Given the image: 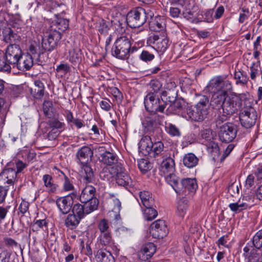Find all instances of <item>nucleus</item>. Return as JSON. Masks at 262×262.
Instances as JSON below:
<instances>
[{
  "mask_svg": "<svg viewBox=\"0 0 262 262\" xmlns=\"http://www.w3.org/2000/svg\"><path fill=\"white\" fill-rule=\"evenodd\" d=\"M226 78V76L221 75L212 78L204 89L205 93L211 96L210 102L207 96H201L194 108H187V113L183 117L188 120L202 121L207 117L210 105L213 108H222V117H220L222 121L237 113L241 107L242 100L236 93H229L233 86Z\"/></svg>",
  "mask_w": 262,
  "mask_h": 262,
  "instance_id": "nucleus-1",
  "label": "nucleus"
},
{
  "mask_svg": "<svg viewBox=\"0 0 262 262\" xmlns=\"http://www.w3.org/2000/svg\"><path fill=\"white\" fill-rule=\"evenodd\" d=\"M130 49L131 42L129 38L126 36H121L116 40L111 52L113 56L125 59L129 57Z\"/></svg>",
  "mask_w": 262,
  "mask_h": 262,
  "instance_id": "nucleus-2",
  "label": "nucleus"
},
{
  "mask_svg": "<svg viewBox=\"0 0 262 262\" xmlns=\"http://www.w3.org/2000/svg\"><path fill=\"white\" fill-rule=\"evenodd\" d=\"M152 13H147L145 10L138 7L130 11L126 15V22L130 28H139L146 21L148 16L152 17Z\"/></svg>",
  "mask_w": 262,
  "mask_h": 262,
  "instance_id": "nucleus-3",
  "label": "nucleus"
},
{
  "mask_svg": "<svg viewBox=\"0 0 262 262\" xmlns=\"http://www.w3.org/2000/svg\"><path fill=\"white\" fill-rule=\"evenodd\" d=\"M144 104L145 109L149 112L155 114L164 112L165 104L155 93H148L144 97Z\"/></svg>",
  "mask_w": 262,
  "mask_h": 262,
  "instance_id": "nucleus-4",
  "label": "nucleus"
},
{
  "mask_svg": "<svg viewBox=\"0 0 262 262\" xmlns=\"http://www.w3.org/2000/svg\"><path fill=\"white\" fill-rule=\"evenodd\" d=\"M79 198L80 201L88 207L97 210L99 205V200L96 196V189L92 185L86 186L82 190Z\"/></svg>",
  "mask_w": 262,
  "mask_h": 262,
  "instance_id": "nucleus-5",
  "label": "nucleus"
},
{
  "mask_svg": "<svg viewBox=\"0 0 262 262\" xmlns=\"http://www.w3.org/2000/svg\"><path fill=\"white\" fill-rule=\"evenodd\" d=\"M147 43L161 54L166 51L169 46V39L164 33L150 36L147 39Z\"/></svg>",
  "mask_w": 262,
  "mask_h": 262,
  "instance_id": "nucleus-6",
  "label": "nucleus"
},
{
  "mask_svg": "<svg viewBox=\"0 0 262 262\" xmlns=\"http://www.w3.org/2000/svg\"><path fill=\"white\" fill-rule=\"evenodd\" d=\"M61 38V34L57 30H51L47 36L42 39V47L47 51H51L55 49Z\"/></svg>",
  "mask_w": 262,
  "mask_h": 262,
  "instance_id": "nucleus-7",
  "label": "nucleus"
},
{
  "mask_svg": "<svg viewBox=\"0 0 262 262\" xmlns=\"http://www.w3.org/2000/svg\"><path fill=\"white\" fill-rule=\"evenodd\" d=\"M236 134L235 126L231 123H227L220 127L219 137L222 142L230 143L235 139Z\"/></svg>",
  "mask_w": 262,
  "mask_h": 262,
  "instance_id": "nucleus-8",
  "label": "nucleus"
},
{
  "mask_svg": "<svg viewBox=\"0 0 262 262\" xmlns=\"http://www.w3.org/2000/svg\"><path fill=\"white\" fill-rule=\"evenodd\" d=\"M78 196V193L75 191L71 194L57 199L56 204L59 211L63 214L68 213L71 209L73 199L77 198Z\"/></svg>",
  "mask_w": 262,
  "mask_h": 262,
  "instance_id": "nucleus-9",
  "label": "nucleus"
},
{
  "mask_svg": "<svg viewBox=\"0 0 262 262\" xmlns=\"http://www.w3.org/2000/svg\"><path fill=\"white\" fill-rule=\"evenodd\" d=\"M239 120L243 127L251 128L254 125L257 120L256 112L252 107L246 108L239 114Z\"/></svg>",
  "mask_w": 262,
  "mask_h": 262,
  "instance_id": "nucleus-10",
  "label": "nucleus"
},
{
  "mask_svg": "<svg viewBox=\"0 0 262 262\" xmlns=\"http://www.w3.org/2000/svg\"><path fill=\"white\" fill-rule=\"evenodd\" d=\"M22 54V50L20 46L16 43H13L10 44L7 47L4 54L8 63L11 64L13 68H15Z\"/></svg>",
  "mask_w": 262,
  "mask_h": 262,
  "instance_id": "nucleus-11",
  "label": "nucleus"
},
{
  "mask_svg": "<svg viewBox=\"0 0 262 262\" xmlns=\"http://www.w3.org/2000/svg\"><path fill=\"white\" fill-rule=\"evenodd\" d=\"M150 232L155 238H162L168 233V229L165 221L158 220L150 226Z\"/></svg>",
  "mask_w": 262,
  "mask_h": 262,
  "instance_id": "nucleus-12",
  "label": "nucleus"
},
{
  "mask_svg": "<svg viewBox=\"0 0 262 262\" xmlns=\"http://www.w3.org/2000/svg\"><path fill=\"white\" fill-rule=\"evenodd\" d=\"M97 243L98 245L105 247V248H111L115 254H118L119 249L113 239L112 233L99 234L97 237Z\"/></svg>",
  "mask_w": 262,
  "mask_h": 262,
  "instance_id": "nucleus-13",
  "label": "nucleus"
},
{
  "mask_svg": "<svg viewBox=\"0 0 262 262\" xmlns=\"http://www.w3.org/2000/svg\"><path fill=\"white\" fill-rule=\"evenodd\" d=\"M168 148L162 141H155L153 143L149 156L159 160L168 156Z\"/></svg>",
  "mask_w": 262,
  "mask_h": 262,
  "instance_id": "nucleus-14",
  "label": "nucleus"
},
{
  "mask_svg": "<svg viewBox=\"0 0 262 262\" xmlns=\"http://www.w3.org/2000/svg\"><path fill=\"white\" fill-rule=\"evenodd\" d=\"M17 176L16 170L11 168H6L0 173V184L13 186Z\"/></svg>",
  "mask_w": 262,
  "mask_h": 262,
  "instance_id": "nucleus-15",
  "label": "nucleus"
},
{
  "mask_svg": "<svg viewBox=\"0 0 262 262\" xmlns=\"http://www.w3.org/2000/svg\"><path fill=\"white\" fill-rule=\"evenodd\" d=\"M116 176V182L118 185L123 186L127 189L136 187V182L133 181L127 173L123 171L121 164L120 171H119Z\"/></svg>",
  "mask_w": 262,
  "mask_h": 262,
  "instance_id": "nucleus-16",
  "label": "nucleus"
},
{
  "mask_svg": "<svg viewBox=\"0 0 262 262\" xmlns=\"http://www.w3.org/2000/svg\"><path fill=\"white\" fill-rule=\"evenodd\" d=\"M159 171L160 174L163 176L174 172V160L170 156H167L161 162L159 168Z\"/></svg>",
  "mask_w": 262,
  "mask_h": 262,
  "instance_id": "nucleus-17",
  "label": "nucleus"
},
{
  "mask_svg": "<svg viewBox=\"0 0 262 262\" xmlns=\"http://www.w3.org/2000/svg\"><path fill=\"white\" fill-rule=\"evenodd\" d=\"M243 251L246 262H262V256L258 253L257 250L252 248L250 245H246Z\"/></svg>",
  "mask_w": 262,
  "mask_h": 262,
  "instance_id": "nucleus-18",
  "label": "nucleus"
},
{
  "mask_svg": "<svg viewBox=\"0 0 262 262\" xmlns=\"http://www.w3.org/2000/svg\"><path fill=\"white\" fill-rule=\"evenodd\" d=\"M33 64V56L29 53H23L15 68L20 71H28L32 67Z\"/></svg>",
  "mask_w": 262,
  "mask_h": 262,
  "instance_id": "nucleus-19",
  "label": "nucleus"
},
{
  "mask_svg": "<svg viewBox=\"0 0 262 262\" xmlns=\"http://www.w3.org/2000/svg\"><path fill=\"white\" fill-rule=\"evenodd\" d=\"M156 251V248L153 243H147L138 252L139 258L142 261H146L152 256Z\"/></svg>",
  "mask_w": 262,
  "mask_h": 262,
  "instance_id": "nucleus-20",
  "label": "nucleus"
},
{
  "mask_svg": "<svg viewBox=\"0 0 262 262\" xmlns=\"http://www.w3.org/2000/svg\"><path fill=\"white\" fill-rule=\"evenodd\" d=\"M76 156L81 164H86L91 160L93 156V151L90 147L84 146L78 150Z\"/></svg>",
  "mask_w": 262,
  "mask_h": 262,
  "instance_id": "nucleus-21",
  "label": "nucleus"
},
{
  "mask_svg": "<svg viewBox=\"0 0 262 262\" xmlns=\"http://www.w3.org/2000/svg\"><path fill=\"white\" fill-rule=\"evenodd\" d=\"M86 205H82L79 203H77L74 205L72 208V214L79 218L82 219L85 215L89 214L91 212L96 210L92 208L88 207Z\"/></svg>",
  "mask_w": 262,
  "mask_h": 262,
  "instance_id": "nucleus-22",
  "label": "nucleus"
},
{
  "mask_svg": "<svg viewBox=\"0 0 262 262\" xmlns=\"http://www.w3.org/2000/svg\"><path fill=\"white\" fill-rule=\"evenodd\" d=\"M121 164L116 165V166L104 167L100 172V178L104 181H108L120 171Z\"/></svg>",
  "mask_w": 262,
  "mask_h": 262,
  "instance_id": "nucleus-23",
  "label": "nucleus"
},
{
  "mask_svg": "<svg viewBox=\"0 0 262 262\" xmlns=\"http://www.w3.org/2000/svg\"><path fill=\"white\" fill-rule=\"evenodd\" d=\"M3 40L10 44L16 43L19 40L20 36L9 27L5 28L2 31Z\"/></svg>",
  "mask_w": 262,
  "mask_h": 262,
  "instance_id": "nucleus-24",
  "label": "nucleus"
},
{
  "mask_svg": "<svg viewBox=\"0 0 262 262\" xmlns=\"http://www.w3.org/2000/svg\"><path fill=\"white\" fill-rule=\"evenodd\" d=\"M177 90L164 91L161 94L162 103L165 104V108L167 105L171 106L176 100L178 95Z\"/></svg>",
  "mask_w": 262,
  "mask_h": 262,
  "instance_id": "nucleus-25",
  "label": "nucleus"
},
{
  "mask_svg": "<svg viewBox=\"0 0 262 262\" xmlns=\"http://www.w3.org/2000/svg\"><path fill=\"white\" fill-rule=\"evenodd\" d=\"M45 85L40 80H37L34 82V86L30 89L32 96L35 99H40L44 95Z\"/></svg>",
  "mask_w": 262,
  "mask_h": 262,
  "instance_id": "nucleus-26",
  "label": "nucleus"
},
{
  "mask_svg": "<svg viewBox=\"0 0 262 262\" xmlns=\"http://www.w3.org/2000/svg\"><path fill=\"white\" fill-rule=\"evenodd\" d=\"M81 181L85 183L92 182L94 179V174L92 168L87 164H82L80 171Z\"/></svg>",
  "mask_w": 262,
  "mask_h": 262,
  "instance_id": "nucleus-27",
  "label": "nucleus"
},
{
  "mask_svg": "<svg viewBox=\"0 0 262 262\" xmlns=\"http://www.w3.org/2000/svg\"><path fill=\"white\" fill-rule=\"evenodd\" d=\"M102 162L110 166H116L121 164L118 162V157L116 154L106 151L101 155Z\"/></svg>",
  "mask_w": 262,
  "mask_h": 262,
  "instance_id": "nucleus-28",
  "label": "nucleus"
},
{
  "mask_svg": "<svg viewBox=\"0 0 262 262\" xmlns=\"http://www.w3.org/2000/svg\"><path fill=\"white\" fill-rule=\"evenodd\" d=\"M95 258L97 262H115L111 252L105 249H100L96 253Z\"/></svg>",
  "mask_w": 262,
  "mask_h": 262,
  "instance_id": "nucleus-29",
  "label": "nucleus"
},
{
  "mask_svg": "<svg viewBox=\"0 0 262 262\" xmlns=\"http://www.w3.org/2000/svg\"><path fill=\"white\" fill-rule=\"evenodd\" d=\"M180 187L182 188V194L186 190L189 192L195 191L198 188V184L195 179L185 178L181 180Z\"/></svg>",
  "mask_w": 262,
  "mask_h": 262,
  "instance_id": "nucleus-30",
  "label": "nucleus"
},
{
  "mask_svg": "<svg viewBox=\"0 0 262 262\" xmlns=\"http://www.w3.org/2000/svg\"><path fill=\"white\" fill-rule=\"evenodd\" d=\"M149 28L151 31L160 32L164 31L165 29V23L164 19L158 16L152 18L149 23Z\"/></svg>",
  "mask_w": 262,
  "mask_h": 262,
  "instance_id": "nucleus-31",
  "label": "nucleus"
},
{
  "mask_svg": "<svg viewBox=\"0 0 262 262\" xmlns=\"http://www.w3.org/2000/svg\"><path fill=\"white\" fill-rule=\"evenodd\" d=\"M188 207V201L184 198L181 199L178 202L177 210L176 211V215L182 219H183L187 211Z\"/></svg>",
  "mask_w": 262,
  "mask_h": 262,
  "instance_id": "nucleus-32",
  "label": "nucleus"
},
{
  "mask_svg": "<svg viewBox=\"0 0 262 262\" xmlns=\"http://www.w3.org/2000/svg\"><path fill=\"white\" fill-rule=\"evenodd\" d=\"M170 174L165 175L164 177L166 182L173 188L176 193L181 194L182 188L180 187V184L179 183V178L173 173Z\"/></svg>",
  "mask_w": 262,
  "mask_h": 262,
  "instance_id": "nucleus-33",
  "label": "nucleus"
},
{
  "mask_svg": "<svg viewBox=\"0 0 262 262\" xmlns=\"http://www.w3.org/2000/svg\"><path fill=\"white\" fill-rule=\"evenodd\" d=\"M204 144L206 146L207 150L210 156L214 160H216L220 154L217 143L212 140L210 141L205 143Z\"/></svg>",
  "mask_w": 262,
  "mask_h": 262,
  "instance_id": "nucleus-34",
  "label": "nucleus"
},
{
  "mask_svg": "<svg viewBox=\"0 0 262 262\" xmlns=\"http://www.w3.org/2000/svg\"><path fill=\"white\" fill-rule=\"evenodd\" d=\"M44 186L49 193H55L58 189V186L53 182L52 177L49 174H45L42 177Z\"/></svg>",
  "mask_w": 262,
  "mask_h": 262,
  "instance_id": "nucleus-35",
  "label": "nucleus"
},
{
  "mask_svg": "<svg viewBox=\"0 0 262 262\" xmlns=\"http://www.w3.org/2000/svg\"><path fill=\"white\" fill-rule=\"evenodd\" d=\"M82 56L81 50L79 48H74L69 50L68 58L70 62L75 64L81 61Z\"/></svg>",
  "mask_w": 262,
  "mask_h": 262,
  "instance_id": "nucleus-36",
  "label": "nucleus"
},
{
  "mask_svg": "<svg viewBox=\"0 0 262 262\" xmlns=\"http://www.w3.org/2000/svg\"><path fill=\"white\" fill-rule=\"evenodd\" d=\"M139 196L141 200V203H139L140 205L142 204L144 207L154 206V200L149 192L147 191H140Z\"/></svg>",
  "mask_w": 262,
  "mask_h": 262,
  "instance_id": "nucleus-37",
  "label": "nucleus"
},
{
  "mask_svg": "<svg viewBox=\"0 0 262 262\" xmlns=\"http://www.w3.org/2000/svg\"><path fill=\"white\" fill-rule=\"evenodd\" d=\"M158 117L157 114L152 113L149 116L145 117L142 121V124L147 130L152 131L157 126L156 118Z\"/></svg>",
  "mask_w": 262,
  "mask_h": 262,
  "instance_id": "nucleus-38",
  "label": "nucleus"
},
{
  "mask_svg": "<svg viewBox=\"0 0 262 262\" xmlns=\"http://www.w3.org/2000/svg\"><path fill=\"white\" fill-rule=\"evenodd\" d=\"M199 159L193 153L185 154L183 159V164L189 168L195 167L198 164Z\"/></svg>",
  "mask_w": 262,
  "mask_h": 262,
  "instance_id": "nucleus-39",
  "label": "nucleus"
},
{
  "mask_svg": "<svg viewBox=\"0 0 262 262\" xmlns=\"http://www.w3.org/2000/svg\"><path fill=\"white\" fill-rule=\"evenodd\" d=\"M250 245L252 248L256 250L262 247V230L257 231L253 236L252 240L247 243L246 245Z\"/></svg>",
  "mask_w": 262,
  "mask_h": 262,
  "instance_id": "nucleus-40",
  "label": "nucleus"
},
{
  "mask_svg": "<svg viewBox=\"0 0 262 262\" xmlns=\"http://www.w3.org/2000/svg\"><path fill=\"white\" fill-rule=\"evenodd\" d=\"M81 220L72 213H70L65 220L66 226L71 230L76 228Z\"/></svg>",
  "mask_w": 262,
  "mask_h": 262,
  "instance_id": "nucleus-41",
  "label": "nucleus"
},
{
  "mask_svg": "<svg viewBox=\"0 0 262 262\" xmlns=\"http://www.w3.org/2000/svg\"><path fill=\"white\" fill-rule=\"evenodd\" d=\"M153 143L150 136H145L142 137L139 143V147L142 150H145L146 152L150 155Z\"/></svg>",
  "mask_w": 262,
  "mask_h": 262,
  "instance_id": "nucleus-42",
  "label": "nucleus"
},
{
  "mask_svg": "<svg viewBox=\"0 0 262 262\" xmlns=\"http://www.w3.org/2000/svg\"><path fill=\"white\" fill-rule=\"evenodd\" d=\"M68 27L69 20L68 19L63 18H57L52 27H54L53 30L59 31L61 34V32L66 31Z\"/></svg>",
  "mask_w": 262,
  "mask_h": 262,
  "instance_id": "nucleus-43",
  "label": "nucleus"
},
{
  "mask_svg": "<svg viewBox=\"0 0 262 262\" xmlns=\"http://www.w3.org/2000/svg\"><path fill=\"white\" fill-rule=\"evenodd\" d=\"M39 47L36 44H31L28 48V51L27 53H29L33 56V58H36L35 60L38 64H40L42 61L40 60V56L42 54V52L39 51Z\"/></svg>",
  "mask_w": 262,
  "mask_h": 262,
  "instance_id": "nucleus-44",
  "label": "nucleus"
},
{
  "mask_svg": "<svg viewBox=\"0 0 262 262\" xmlns=\"http://www.w3.org/2000/svg\"><path fill=\"white\" fill-rule=\"evenodd\" d=\"M154 206H145L143 211L144 217L145 220L151 221L158 215L157 211L153 208Z\"/></svg>",
  "mask_w": 262,
  "mask_h": 262,
  "instance_id": "nucleus-45",
  "label": "nucleus"
},
{
  "mask_svg": "<svg viewBox=\"0 0 262 262\" xmlns=\"http://www.w3.org/2000/svg\"><path fill=\"white\" fill-rule=\"evenodd\" d=\"M97 228L100 232L99 234L102 233H112L110 223L106 219L100 220L97 224Z\"/></svg>",
  "mask_w": 262,
  "mask_h": 262,
  "instance_id": "nucleus-46",
  "label": "nucleus"
},
{
  "mask_svg": "<svg viewBox=\"0 0 262 262\" xmlns=\"http://www.w3.org/2000/svg\"><path fill=\"white\" fill-rule=\"evenodd\" d=\"M248 206V204L238 201L237 202L229 204L228 207L232 212L236 213L247 209Z\"/></svg>",
  "mask_w": 262,
  "mask_h": 262,
  "instance_id": "nucleus-47",
  "label": "nucleus"
},
{
  "mask_svg": "<svg viewBox=\"0 0 262 262\" xmlns=\"http://www.w3.org/2000/svg\"><path fill=\"white\" fill-rule=\"evenodd\" d=\"M12 66L8 63L4 53H0V72H10Z\"/></svg>",
  "mask_w": 262,
  "mask_h": 262,
  "instance_id": "nucleus-48",
  "label": "nucleus"
},
{
  "mask_svg": "<svg viewBox=\"0 0 262 262\" xmlns=\"http://www.w3.org/2000/svg\"><path fill=\"white\" fill-rule=\"evenodd\" d=\"M260 67V61L257 62H253L250 67V76L252 80L255 81L256 77L258 75Z\"/></svg>",
  "mask_w": 262,
  "mask_h": 262,
  "instance_id": "nucleus-49",
  "label": "nucleus"
},
{
  "mask_svg": "<svg viewBox=\"0 0 262 262\" xmlns=\"http://www.w3.org/2000/svg\"><path fill=\"white\" fill-rule=\"evenodd\" d=\"M165 130L171 136H180L181 132L180 129L174 124L170 123L165 124Z\"/></svg>",
  "mask_w": 262,
  "mask_h": 262,
  "instance_id": "nucleus-50",
  "label": "nucleus"
},
{
  "mask_svg": "<svg viewBox=\"0 0 262 262\" xmlns=\"http://www.w3.org/2000/svg\"><path fill=\"white\" fill-rule=\"evenodd\" d=\"M48 222L46 220H38L32 226V230L37 232L40 229L44 230L47 229Z\"/></svg>",
  "mask_w": 262,
  "mask_h": 262,
  "instance_id": "nucleus-51",
  "label": "nucleus"
},
{
  "mask_svg": "<svg viewBox=\"0 0 262 262\" xmlns=\"http://www.w3.org/2000/svg\"><path fill=\"white\" fill-rule=\"evenodd\" d=\"M172 105H173L177 110L180 111H183L185 109L187 110V108H190L188 106V103L181 97L176 98ZM186 113L187 112L186 114ZM184 114H185V113H184Z\"/></svg>",
  "mask_w": 262,
  "mask_h": 262,
  "instance_id": "nucleus-52",
  "label": "nucleus"
},
{
  "mask_svg": "<svg viewBox=\"0 0 262 262\" xmlns=\"http://www.w3.org/2000/svg\"><path fill=\"white\" fill-rule=\"evenodd\" d=\"M149 86L151 91L149 93H153L158 95V93L162 89V84L158 80L154 79L150 81Z\"/></svg>",
  "mask_w": 262,
  "mask_h": 262,
  "instance_id": "nucleus-53",
  "label": "nucleus"
},
{
  "mask_svg": "<svg viewBox=\"0 0 262 262\" xmlns=\"http://www.w3.org/2000/svg\"><path fill=\"white\" fill-rule=\"evenodd\" d=\"M138 166L140 171L145 173L150 169V164L145 159H140L138 161Z\"/></svg>",
  "mask_w": 262,
  "mask_h": 262,
  "instance_id": "nucleus-54",
  "label": "nucleus"
},
{
  "mask_svg": "<svg viewBox=\"0 0 262 262\" xmlns=\"http://www.w3.org/2000/svg\"><path fill=\"white\" fill-rule=\"evenodd\" d=\"M155 57L154 54L150 53L147 50H143L139 55L140 59L145 62L152 61L155 58Z\"/></svg>",
  "mask_w": 262,
  "mask_h": 262,
  "instance_id": "nucleus-55",
  "label": "nucleus"
},
{
  "mask_svg": "<svg viewBox=\"0 0 262 262\" xmlns=\"http://www.w3.org/2000/svg\"><path fill=\"white\" fill-rule=\"evenodd\" d=\"M49 125L51 128L62 130L64 124L57 119L53 118L49 121Z\"/></svg>",
  "mask_w": 262,
  "mask_h": 262,
  "instance_id": "nucleus-56",
  "label": "nucleus"
},
{
  "mask_svg": "<svg viewBox=\"0 0 262 262\" xmlns=\"http://www.w3.org/2000/svg\"><path fill=\"white\" fill-rule=\"evenodd\" d=\"M22 156L25 158V161L28 164L36 157V154L33 151L25 150L22 151Z\"/></svg>",
  "mask_w": 262,
  "mask_h": 262,
  "instance_id": "nucleus-57",
  "label": "nucleus"
},
{
  "mask_svg": "<svg viewBox=\"0 0 262 262\" xmlns=\"http://www.w3.org/2000/svg\"><path fill=\"white\" fill-rule=\"evenodd\" d=\"M5 5L9 10L12 11H16L18 9V4L16 0H7Z\"/></svg>",
  "mask_w": 262,
  "mask_h": 262,
  "instance_id": "nucleus-58",
  "label": "nucleus"
},
{
  "mask_svg": "<svg viewBox=\"0 0 262 262\" xmlns=\"http://www.w3.org/2000/svg\"><path fill=\"white\" fill-rule=\"evenodd\" d=\"M255 180L256 177L253 172L251 174H249L245 181V186L247 188H251L254 183H256Z\"/></svg>",
  "mask_w": 262,
  "mask_h": 262,
  "instance_id": "nucleus-59",
  "label": "nucleus"
},
{
  "mask_svg": "<svg viewBox=\"0 0 262 262\" xmlns=\"http://www.w3.org/2000/svg\"><path fill=\"white\" fill-rule=\"evenodd\" d=\"M52 109V102L49 100H45L43 103V111L45 115L49 116Z\"/></svg>",
  "mask_w": 262,
  "mask_h": 262,
  "instance_id": "nucleus-60",
  "label": "nucleus"
},
{
  "mask_svg": "<svg viewBox=\"0 0 262 262\" xmlns=\"http://www.w3.org/2000/svg\"><path fill=\"white\" fill-rule=\"evenodd\" d=\"M253 172L256 177V184L261 183L262 182V165L258 166Z\"/></svg>",
  "mask_w": 262,
  "mask_h": 262,
  "instance_id": "nucleus-61",
  "label": "nucleus"
},
{
  "mask_svg": "<svg viewBox=\"0 0 262 262\" xmlns=\"http://www.w3.org/2000/svg\"><path fill=\"white\" fill-rule=\"evenodd\" d=\"M15 163L17 169V170L16 171L17 173L21 172L23 169L26 168L28 165V164L27 163V162L25 161L24 162L20 160H15Z\"/></svg>",
  "mask_w": 262,
  "mask_h": 262,
  "instance_id": "nucleus-62",
  "label": "nucleus"
},
{
  "mask_svg": "<svg viewBox=\"0 0 262 262\" xmlns=\"http://www.w3.org/2000/svg\"><path fill=\"white\" fill-rule=\"evenodd\" d=\"M213 9H208L205 11L203 15L204 21L208 23L212 22L213 20Z\"/></svg>",
  "mask_w": 262,
  "mask_h": 262,
  "instance_id": "nucleus-63",
  "label": "nucleus"
},
{
  "mask_svg": "<svg viewBox=\"0 0 262 262\" xmlns=\"http://www.w3.org/2000/svg\"><path fill=\"white\" fill-rule=\"evenodd\" d=\"M11 254L7 250L0 252V262H9Z\"/></svg>",
  "mask_w": 262,
  "mask_h": 262,
  "instance_id": "nucleus-64",
  "label": "nucleus"
}]
</instances>
